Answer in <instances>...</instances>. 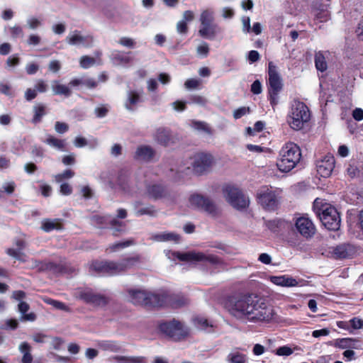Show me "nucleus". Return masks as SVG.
<instances>
[{
    "label": "nucleus",
    "instance_id": "f257e3e1",
    "mask_svg": "<svg viewBox=\"0 0 363 363\" xmlns=\"http://www.w3.org/2000/svg\"><path fill=\"white\" fill-rule=\"evenodd\" d=\"M224 306L232 316L245 322L269 323L275 315L266 299L253 292L233 293L225 298Z\"/></svg>",
    "mask_w": 363,
    "mask_h": 363
},
{
    "label": "nucleus",
    "instance_id": "f03ea898",
    "mask_svg": "<svg viewBox=\"0 0 363 363\" xmlns=\"http://www.w3.org/2000/svg\"><path fill=\"white\" fill-rule=\"evenodd\" d=\"M277 166L281 172H289L299 162L301 158L300 147L294 143H286L279 151Z\"/></svg>",
    "mask_w": 363,
    "mask_h": 363
},
{
    "label": "nucleus",
    "instance_id": "7ed1b4c3",
    "mask_svg": "<svg viewBox=\"0 0 363 363\" xmlns=\"http://www.w3.org/2000/svg\"><path fill=\"white\" fill-rule=\"evenodd\" d=\"M311 118L309 108L305 103L295 100L291 104L287 123L294 130H301L308 125Z\"/></svg>",
    "mask_w": 363,
    "mask_h": 363
},
{
    "label": "nucleus",
    "instance_id": "20e7f679",
    "mask_svg": "<svg viewBox=\"0 0 363 363\" xmlns=\"http://www.w3.org/2000/svg\"><path fill=\"white\" fill-rule=\"evenodd\" d=\"M267 99L273 108L279 103V94L283 89L282 79L273 62L268 63Z\"/></svg>",
    "mask_w": 363,
    "mask_h": 363
},
{
    "label": "nucleus",
    "instance_id": "39448f33",
    "mask_svg": "<svg viewBox=\"0 0 363 363\" xmlns=\"http://www.w3.org/2000/svg\"><path fill=\"white\" fill-rule=\"evenodd\" d=\"M172 256L179 261L182 262H201L203 263H208L211 266H220L224 264L223 259L212 254L206 255L203 252H173Z\"/></svg>",
    "mask_w": 363,
    "mask_h": 363
},
{
    "label": "nucleus",
    "instance_id": "423d86ee",
    "mask_svg": "<svg viewBox=\"0 0 363 363\" xmlns=\"http://www.w3.org/2000/svg\"><path fill=\"white\" fill-rule=\"evenodd\" d=\"M223 194L226 201L238 210L245 209L249 205V200L242 191L234 184H225L223 186Z\"/></svg>",
    "mask_w": 363,
    "mask_h": 363
},
{
    "label": "nucleus",
    "instance_id": "0eeeda50",
    "mask_svg": "<svg viewBox=\"0 0 363 363\" xmlns=\"http://www.w3.org/2000/svg\"><path fill=\"white\" fill-rule=\"evenodd\" d=\"M130 301L134 305L143 306L147 308H157V292L140 289H128Z\"/></svg>",
    "mask_w": 363,
    "mask_h": 363
},
{
    "label": "nucleus",
    "instance_id": "6e6552de",
    "mask_svg": "<svg viewBox=\"0 0 363 363\" xmlns=\"http://www.w3.org/2000/svg\"><path fill=\"white\" fill-rule=\"evenodd\" d=\"M157 308H181L188 303V299L182 294H172L166 290L157 292Z\"/></svg>",
    "mask_w": 363,
    "mask_h": 363
},
{
    "label": "nucleus",
    "instance_id": "1a4fd4ad",
    "mask_svg": "<svg viewBox=\"0 0 363 363\" xmlns=\"http://www.w3.org/2000/svg\"><path fill=\"white\" fill-rule=\"evenodd\" d=\"M258 203L267 211H274L277 208L279 201L276 191L270 186H262L257 192Z\"/></svg>",
    "mask_w": 363,
    "mask_h": 363
},
{
    "label": "nucleus",
    "instance_id": "9d476101",
    "mask_svg": "<svg viewBox=\"0 0 363 363\" xmlns=\"http://www.w3.org/2000/svg\"><path fill=\"white\" fill-rule=\"evenodd\" d=\"M319 220L329 230H337L340 226V217L337 211L332 206H326L319 212Z\"/></svg>",
    "mask_w": 363,
    "mask_h": 363
},
{
    "label": "nucleus",
    "instance_id": "9b49d317",
    "mask_svg": "<svg viewBox=\"0 0 363 363\" xmlns=\"http://www.w3.org/2000/svg\"><path fill=\"white\" fill-rule=\"evenodd\" d=\"M189 200L192 206L203 210L213 217L218 215L219 212L217 206L208 197L199 194H194L191 195Z\"/></svg>",
    "mask_w": 363,
    "mask_h": 363
},
{
    "label": "nucleus",
    "instance_id": "f8f14e48",
    "mask_svg": "<svg viewBox=\"0 0 363 363\" xmlns=\"http://www.w3.org/2000/svg\"><path fill=\"white\" fill-rule=\"evenodd\" d=\"M158 328L161 333L176 340H180L186 335L182 323L174 319L160 323Z\"/></svg>",
    "mask_w": 363,
    "mask_h": 363
},
{
    "label": "nucleus",
    "instance_id": "ddd939ff",
    "mask_svg": "<svg viewBox=\"0 0 363 363\" xmlns=\"http://www.w3.org/2000/svg\"><path fill=\"white\" fill-rule=\"evenodd\" d=\"M78 298L86 304L94 307H104L110 302V298L104 294L94 293L91 290L79 292Z\"/></svg>",
    "mask_w": 363,
    "mask_h": 363
},
{
    "label": "nucleus",
    "instance_id": "4468645a",
    "mask_svg": "<svg viewBox=\"0 0 363 363\" xmlns=\"http://www.w3.org/2000/svg\"><path fill=\"white\" fill-rule=\"evenodd\" d=\"M90 269L99 274L104 276L118 275L117 271L116 262L111 260H94L92 261Z\"/></svg>",
    "mask_w": 363,
    "mask_h": 363
},
{
    "label": "nucleus",
    "instance_id": "2eb2a0df",
    "mask_svg": "<svg viewBox=\"0 0 363 363\" xmlns=\"http://www.w3.org/2000/svg\"><path fill=\"white\" fill-rule=\"evenodd\" d=\"M213 162V157L211 154L200 152L195 155L193 163V170L197 174H201L206 172Z\"/></svg>",
    "mask_w": 363,
    "mask_h": 363
},
{
    "label": "nucleus",
    "instance_id": "dca6fc26",
    "mask_svg": "<svg viewBox=\"0 0 363 363\" xmlns=\"http://www.w3.org/2000/svg\"><path fill=\"white\" fill-rule=\"evenodd\" d=\"M295 225L298 233L306 238H311L315 234V228L314 224L311 220L306 216L297 218Z\"/></svg>",
    "mask_w": 363,
    "mask_h": 363
},
{
    "label": "nucleus",
    "instance_id": "f3484780",
    "mask_svg": "<svg viewBox=\"0 0 363 363\" xmlns=\"http://www.w3.org/2000/svg\"><path fill=\"white\" fill-rule=\"evenodd\" d=\"M169 193L167 186L162 184H150L146 186L147 196L155 201L166 198Z\"/></svg>",
    "mask_w": 363,
    "mask_h": 363
},
{
    "label": "nucleus",
    "instance_id": "a211bd4d",
    "mask_svg": "<svg viewBox=\"0 0 363 363\" xmlns=\"http://www.w3.org/2000/svg\"><path fill=\"white\" fill-rule=\"evenodd\" d=\"M14 244L17 248H7L6 250V253L9 256L12 257L20 262H25L26 261V255L22 252V250L26 248V242L23 239H16L14 241Z\"/></svg>",
    "mask_w": 363,
    "mask_h": 363
},
{
    "label": "nucleus",
    "instance_id": "6ab92c4d",
    "mask_svg": "<svg viewBox=\"0 0 363 363\" xmlns=\"http://www.w3.org/2000/svg\"><path fill=\"white\" fill-rule=\"evenodd\" d=\"M140 256L136 255L134 256L125 257L121 259L119 262H116L117 271H118V274L135 267L140 262Z\"/></svg>",
    "mask_w": 363,
    "mask_h": 363
},
{
    "label": "nucleus",
    "instance_id": "aec40b11",
    "mask_svg": "<svg viewBox=\"0 0 363 363\" xmlns=\"http://www.w3.org/2000/svg\"><path fill=\"white\" fill-rule=\"evenodd\" d=\"M335 167V158L331 155H326L319 161V175L327 178L330 177Z\"/></svg>",
    "mask_w": 363,
    "mask_h": 363
},
{
    "label": "nucleus",
    "instance_id": "412c9836",
    "mask_svg": "<svg viewBox=\"0 0 363 363\" xmlns=\"http://www.w3.org/2000/svg\"><path fill=\"white\" fill-rule=\"evenodd\" d=\"M64 228V220L62 218H45L42 220L40 227L45 233H50L52 230H62Z\"/></svg>",
    "mask_w": 363,
    "mask_h": 363
},
{
    "label": "nucleus",
    "instance_id": "4be33fe9",
    "mask_svg": "<svg viewBox=\"0 0 363 363\" xmlns=\"http://www.w3.org/2000/svg\"><path fill=\"white\" fill-rule=\"evenodd\" d=\"M67 41L70 45L82 44L84 47H90L93 43V38L90 35L83 36L78 30H74L73 34L67 37Z\"/></svg>",
    "mask_w": 363,
    "mask_h": 363
},
{
    "label": "nucleus",
    "instance_id": "5701e85b",
    "mask_svg": "<svg viewBox=\"0 0 363 363\" xmlns=\"http://www.w3.org/2000/svg\"><path fill=\"white\" fill-rule=\"evenodd\" d=\"M333 255L337 259H345L352 257L356 251L353 245L342 244L333 249Z\"/></svg>",
    "mask_w": 363,
    "mask_h": 363
},
{
    "label": "nucleus",
    "instance_id": "b1692460",
    "mask_svg": "<svg viewBox=\"0 0 363 363\" xmlns=\"http://www.w3.org/2000/svg\"><path fill=\"white\" fill-rule=\"evenodd\" d=\"M221 31V28L214 23L208 26H201L199 30V34L201 38L213 40Z\"/></svg>",
    "mask_w": 363,
    "mask_h": 363
},
{
    "label": "nucleus",
    "instance_id": "393cba45",
    "mask_svg": "<svg viewBox=\"0 0 363 363\" xmlns=\"http://www.w3.org/2000/svg\"><path fill=\"white\" fill-rule=\"evenodd\" d=\"M155 155V150L149 145H140L138 147L134 158L141 160L145 162L151 161Z\"/></svg>",
    "mask_w": 363,
    "mask_h": 363
},
{
    "label": "nucleus",
    "instance_id": "a878e982",
    "mask_svg": "<svg viewBox=\"0 0 363 363\" xmlns=\"http://www.w3.org/2000/svg\"><path fill=\"white\" fill-rule=\"evenodd\" d=\"M154 139L158 144L167 147L172 142V137L169 129L159 128L154 135Z\"/></svg>",
    "mask_w": 363,
    "mask_h": 363
},
{
    "label": "nucleus",
    "instance_id": "bb28decb",
    "mask_svg": "<svg viewBox=\"0 0 363 363\" xmlns=\"http://www.w3.org/2000/svg\"><path fill=\"white\" fill-rule=\"evenodd\" d=\"M335 346L340 349H360V342L354 338H340L335 342Z\"/></svg>",
    "mask_w": 363,
    "mask_h": 363
},
{
    "label": "nucleus",
    "instance_id": "cd10ccee",
    "mask_svg": "<svg viewBox=\"0 0 363 363\" xmlns=\"http://www.w3.org/2000/svg\"><path fill=\"white\" fill-rule=\"evenodd\" d=\"M141 101V94L137 91L132 90L128 91L124 106L126 109L133 111L135 109V106Z\"/></svg>",
    "mask_w": 363,
    "mask_h": 363
},
{
    "label": "nucleus",
    "instance_id": "c85d7f7f",
    "mask_svg": "<svg viewBox=\"0 0 363 363\" xmlns=\"http://www.w3.org/2000/svg\"><path fill=\"white\" fill-rule=\"evenodd\" d=\"M271 281L274 284L281 286L291 287L298 285L296 279L288 276H274L271 277Z\"/></svg>",
    "mask_w": 363,
    "mask_h": 363
},
{
    "label": "nucleus",
    "instance_id": "c756f323",
    "mask_svg": "<svg viewBox=\"0 0 363 363\" xmlns=\"http://www.w3.org/2000/svg\"><path fill=\"white\" fill-rule=\"evenodd\" d=\"M33 111L32 123L37 124L41 122L43 117L47 114V108L45 104L38 103L33 106Z\"/></svg>",
    "mask_w": 363,
    "mask_h": 363
},
{
    "label": "nucleus",
    "instance_id": "7c9ffc66",
    "mask_svg": "<svg viewBox=\"0 0 363 363\" xmlns=\"http://www.w3.org/2000/svg\"><path fill=\"white\" fill-rule=\"evenodd\" d=\"M111 226L112 235L114 237H119L126 231V224L123 221H119L117 218H113L109 221Z\"/></svg>",
    "mask_w": 363,
    "mask_h": 363
},
{
    "label": "nucleus",
    "instance_id": "2f4dec72",
    "mask_svg": "<svg viewBox=\"0 0 363 363\" xmlns=\"http://www.w3.org/2000/svg\"><path fill=\"white\" fill-rule=\"evenodd\" d=\"M18 311L22 314V319L23 320L34 321L36 319V315L31 312L26 313L30 309V306L25 301H21L18 305Z\"/></svg>",
    "mask_w": 363,
    "mask_h": 363
},
{
    "label": "nucleus",
    "instance_id": "473e14b6",
    "mask_svg": "<svg viewBox=\"0 0 363 363\" xmlns=\"http://www.w3.org/2000/svg\"><path fill=\"white\" fill-rule=\"evenodd\" d=\"M19 350L23 354L21 362L32 363L33 356L30 354L31 347L27 342H22L19 346Z\"/></svg>",
    "mask_w": 363,
    "mask_h": 363
},
{
    "label": "nucleus",
    "instance_id": "72a5a7b5",
    "mask_svg": "<svg viewBox=\"0 0 363 363\" xmlns=\"http://www.w3.org/2000/svg\"><path fill=\"white\" fill-rule=\"evenodd\" d=\"M265 226L272 233H277L282 228L284 220L280 218L267 220L264 221Z\"/></svg>",
    "mask_w": 363,
    "mask_h": 363
},
{
    "label": "nucleus",
    "instance_id": "f704fd0d",
    "mask_svg": "<svg viewBox=\"0 0 363 363\" xmlns=\"http://www.w3.org/2000/svg\"><path fill=\"white\" fill-rule=\"evenodd\" d=\"M50 272L54 274H67L73 272L74 269H72L66 264L55 263L51 262Z\"/></svg>",
    "mask_w": 363,
    "mask_h": 363
},
{
    "label": "nucleus",
    "instance_id": "c9c22d12",
    "mask_svg": "<svg viewBox=\"0 0 363 363\" xmlns=\"http://www.w3.org/2000/svg\"><path fill=\"white\" fill-rule=\"evenodd\" d=\"M99 347L101 350L109 351L112 352H118L121 350V345L116 341L113 340H104L99 343Z\"/></svg>",
    "mask_w": 363,
    "mask_h": 363
},
{
    "label": "nucleus",
    "instance_id": "e433bc0d",
    "mask_svg": "<svg viewBox=\"0 0 363 363\" xmlns=\"http://www.w3.org/2000/svg\"><path fill=\"white\" fill-rule=\"evenodd\" d=\"M201 26H208L214 23L213 12L206 9L203 11L200 16Z\"/></svg>",
    "mask_w": 363,
    "mask_h": 363
},
{
    "label": "nucleus",
    "instance_id": "4c0bfd02",
    "mask_svg": "<svg viewBox=\"0 0 363 363\" xmlns=\"http://www.w3.org/2000/svg\"><path fill=\"white\" fill-rule=\"evenodd\" d=\"M332 60V55L326 51L319 52V72H324L328 69V63Z\"/></svg>",
    "mask_w": 363,
    "mask_h": 363
},
{
    "label": "nucleus",
    "instance_id": "58836bf2",
    "mask_svg": "<svg viewBox=\"0 0 363 363\" xmlns=\"http://www.w3.org/2000/svg\"><path fill=\"white\" fill-rule=\"evenodd\" d=\"M52 91L55 95H62L65 97H69L72 94V91L69 87L65 84H53Z\"/></svg>",
    "mask_w": 363,
    "mask_h": 363
},
{
    "label": "nucleus",
    "instance_id": "ea45409f",
    "mask_svg": "<svg viewBox=\"0 0 363 363\" xmlns=\"http://www.w3.org/2000/svg\"><path fill=\"white\" fill-rule=\"evenodd\" d=\"M44 142L46 144L60 150H64L65 147V142L64 140L58 139L51 135H49Z\"/></svg>",
    "mask_w": 363,
    "mask_h": 363
},
{
    "label": "nucleus",
    "instance_id": "a19ab883",
    "mask_svg": "<svg viewBox=\"0 0 363 363\" xmlns=\"http://www.w3.org/2000/svg\"><path fill=\"white\" fill-rule=\"evenodd\" d=\"M193 320L195 326L199 330H208V328H213V325L204 317L196 316Z\"/></svg>",
    "mask_w": 363,
    "mask_h": 363
},
{
    "label": "nucleus",
    "instance_id": "79ce46f5",
    "mask_svg": "<svg viewBox=\"0 0 363 363\" xmlns=\"http://www.w3.org/2000/svg\"><path fill=\"white\" fill-rule=\"evenodd\" d=\"M112 60L117 64H128L131 61V58L123 52L115 51L112 53Z\"/></svg>",
    "mask_w": 363,
    "mask_h": 363
},
{
    "label": "nucleus",
    "instance_id": "37998d69",
    "mask_svg": "<svg viewBox=\"0 0 363 363\" xmlns=\"http://www.w3.org/2000/svg\"><path fill=\"white\" fill-rule=\"evenodd\" d=\"M114 359L121 363H145L143 357L116 356Z\"/></svg>",
    "mask_w": 363,
    "mask_h": 363
},
{
    "label": "nucleus",
    "instance_id": "c03bdc74",
    "mask_svg": "<svg viewBox=\"0 0 363 363\" xmlns=\"http://www.w3.org/2000/svg\"><path fill=\"white\" fill-rule=\"evenodd\" d=\"M91 220L100 228H104L106 225L109 224L111 220L108 219L107 216L94 215L91 217Z\"/></svg>",
    "mask_w": 363,
    "mask_h": 363
},
{
    "label": "nucleus",
    "instance_id": "a18cd8bd",
    "mask_svg": "<svg viewBox=\"0 0 363 363\" xmlns=\"http://www.w3.org/2000/svg\"><path fill=\"white\" fill-rule=\"evenodd\" d=\"M191 126L194 129L198 131L204 132L209 135L212 134L211 128L206 123L203 121H193L191 123Z\"/></svg>",
    "mask_w": 363,
    "mask_h": 363
},
{
    "label": "nucleus",
    "instance_id": "49530a36",
    "mask_svg": "<svg viewBox=\"0 0 363 363\" xmlns=\"http://www.w3.org/2000/svg\"><path fill=\"white\" fill-rule=\"evenodd\" d=\"M135 244V241L133 238L128 239L125 241L118 242L112 244L109 246V249L111 252H116L120 249H123Z\"/></svg>",
    "mask_w": 363,
    "mask_h": 363
},
{
    "label": "nucleus",
    "instance_id": "de8ad7c7",
    "mask_svg": "<svg viewBox=\"0 0 363 363\" xmlns=\"http://www.w3.org/2000/svg\"><path fill=\"white\" fill-rule=\"evenodd\" d=\"M153 239L158 242H164L168 240H177L178 235L172 233H163L160 234H156L153 236Z\"/></svg>",
    "mask_w": 363,
    "mask_h": 363
},
{
    "label": "nucleus",
    "instance_id": "09e8293b",
    "mask_svg": "<svg viewBox=\"0 0 363 363\" xmlns=\"http://www.w3.org/2000/svg\"><path fill=\"white\" fill-rule=\"evenodd\" d=\"M44 301L49 304L52 306L54 308L64 311H69V308L63 302L57 301L50 298H48L46 299H44Z\"/></svg>",
    "mask_w": 363,
    "mask_h": 363
},
{
    "label": "nucleus",
    "instance_id": "8fccbe9b",
    "mask_svg": "<svg viewBox=\"0 0 363 363\" xmlns=\"http://www.w3.org/2000/svg\"><path fill=\"white\" fill-rule=\"evenodd\" d=\"M74 172L70 169H65L63 172L57 174L55 176V182H62L65 179H70L74 176Z\"/></svg>",
    "mask_w": 363,
    "mask_h": 363
},
{
    "label": "nucleus",
    "instance_id": "3c124183",
    "mask_svg": "<svg viewBox=\"0 0 363 363\" xmlns=\"http://www.w3.org/2000/svg\"><path fill=\"white\" fill-rule=\"evenodd\" d=\"M155 213L156 210L155 209L154 206L150 205L147 207L138 209L135 212V215L137 216H142L144 215L154 216L155 215Z\"/></svg>",
    "mask_w": 363,
    "mask_h": 363
},
{
    "label": "nucleus",
    "instance_id": "603ef678",
    "mask_svg": "<svg viewBox=\"0 0 363 363\" xmlns=\"http://www.w3.org/2000/svg\"><path fill=\"white\" fill-rule=\"evenodd\" d=\"M96 60L94 57L87 55L82 56L80 59V66L84 69H88L94 65Z\"/></svg>",
    "mask_w": 363,
    "mask_h": 363
},
{
    "label": "nucleus",
    "instance_id": "864d4df0",
    "mask_svg": "<svg viewBox=\"0 0 363 363\" xmlns=\"http://www.w3.org/2000/svg\"><path fill=\"white\" fill-rule=\"evenodd\" d=\"M187 103L204 106L207 103V100L200 95H191L188 99Z\"/></svg>",
    "mask_w": 363,
    "mask_h": 363
},
{
    "label": "nucleus",
    "instance_id": "5fc2aeb1",
    "mask_svg": "<svg viewBox=\"0 0 363 363\" xmlns=\"http://www.w3.org/2000/svg\"><path fill=\"white\" fill-rule=\"evenodd\" d=\"M230 363H245L246 361V357L245 354L235 352L229 354Z\"/></svg>",
    "mask_w": 363,
    "mask_h": 363
},
{
    "label": "nucleus",
    "instance_id": "6e6d98bb",
    "mask_svg": "<svg viewBox=\"0 0 363 363\" xmlns=\"http://www.w3.org/2000/svg\"><path fill=\"white\" fill-rule=\"evenodd\" d=\"M328 7V4L319 5V21H326L329 18Z\"/></svg>",
    "mask_w": 363,
    "mask_h": 363
},
{
    "label": "nucleus",
    "instance_id": "4d7b16f0",
    "mask_svg": "<svg viewBox=\"0 0 363 363\" xmlns=\"http://www.w3.org/2000/svg\"><path fill=\"white\" fill-rule=\"evenodd\" d=\"M51 262H44V261H35V267L38 269V272H50Z\"/></svg>",
    "mask_w": 363,
    "mask_h": 363
},
{
    "label": "nucleus",
    "instance_id": "13d9d810",
    "mask_svg": "<svg viewBox=\"0 0 363 363\" xmlns=\"http://www.w3.org/2000/svg\"><path fill=\"white\" fill-rule=\"evenodd\" d=\"M264 123L261 121H259L254 124L253 128H252L251 127H247L246 128V131L250 135H254L255 132H260L264 129Z\"/></svg>",
    "mask_w": 363,
    "mask_h": 363
},
{
    "label": "nucleus",
    "instance_id": "bf43d9fd",
    "mask_svg": "<svg viewBox=\"0 0 363 363\" xmlns=\"http://www.w3.org/2000/svg\"><path fill=\"white\" fill-rule=\"evenodd\" d=\"M250 112V109L249 107L242 106L234 111L233 117L235 119H239Z\"/></svg>",
    "mask_w": 363,
    "mask_h": 363
},
{
    "label": "nucleus",
    "instance_id": "052dcab7",
    "mask_svg": "<svg viewBox=\"0 0 363 363\" xmlns=\"http://www.w3.org/2000/svg\"><path fill=\"white\" fill-rule=\"evenodd\" d=\"M48 88V84L43 79L37 80L35 84V89L38 92L45 93L47 91Z\"/></svg>",
    "mask_w": 363,
    "mask_h": 363
},
{
    "label": "nucleus",
    "instance_id": "680f3d73",
    "mask_svg": "<svg viewBox=\"0 0 363 363\" xmlns=\"http://www.w3.org/2000/svg\"><path fill=\"white\" fill-rule=\"evenodd\" d=\"M55 129L57 133L62 134L69 130V126L66 123L57 121L55 125Z\"/></svg>",
    "mask_w": 363,
    "mask_h": 363
},
{
    "label": "nucleus",
    "instance_id": "e2e57ef3",
    "mask_svg": "<svg viewBox=\"0 0 363 363\" xmlns=\"http://www.w3.org/2000/svg\"><path fill=\"white\" fill-rule=\"evenodd\" d=\"M177 30L179 33L185 35L188 33L189 27L185 21H180L177 24Z\"/></svg>",
    "mask_w": 363,
    "mask_h": 363
},
{
    "label": "nucleus",
    "instance_id": "0e129e2a",
    "mask_svg": "<svg viewBox=\"0 0 363 363\" xmlns=\"http://www.w3.org/2000/svg\"><path fill=\"white\" fill-rule=\"evenodd\" d=\"M276 353L279 356H289L293 353V350L288 346H282L277 349Z\"/></svg>",
    "mask_w": 363,
    "mask_h": 363
},
{
    "label": "nucleus",
    "instance_id": "69168bd1",
    "mask_svg": "<svg viewBox=\"0 0 363 363\" xmlns=\"http://www.w3.org/2000/svg\"><path fill=\"white\" fill-rule=\"evenodd\" d=\"M209 52V47L206 43H203L201 45L197 47V53L206 57L208 56Z\"/></svg>",
    "mask_w": 363,
    "mask_h": 363
},
{
    "label": "nucleus",
    "instance_id": "338daca9",
    "mask_svg": "<svg viewBox=\"0 0 363 363\" xmlns=\"http://www.w3.org/2000/svg\"><path fill=\"white\" fill-rule=\"evenodd\" d=\"M118 43H119V44H121V45H123L124 47L130 48H133L135 45V42L132 38H127V37L121 38L119 40Z\"/></svg>",
    "mask_w": 363,
    "mask_h": 363
},
{
    "label": "nucleus",
    "instance_id": "774afa93",
    "mask_svg": "<svg viewBox=\"0 0 363 363\" xmlns=\"http://www.w3.org/2000/svg\"><path fill=\"white\" fill-rule=\"evenodd\" d=\"M251 91L254 94H259L262 93V84L261 82H259V80L257 79L255 81L253 82V83L251 84Z\"/></svg>",
    "mask_w": 363,
    "mask_h": 363
}]
</instances>
